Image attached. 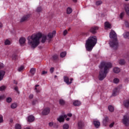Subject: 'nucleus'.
Returning a JSON list of instances; mask_svg holds the SVG:
<instances>
[{"instance_id":"nucleus-1","label":"nucleus","mask_w":129,"mask_h":129,"mask_svg":"<svg viewBox=\"0 0 129 129\" xmlns=\"http://www.w3.org/2000/svg\"><path fill=\"white\" fill-rule=\"evenodd\" d=\"M42 38L41 42L45 43L47 40L46 35H42L40 33L33 34L31 37H28V45L31 46L32 48H36L40 44V39Z\"/></svg>"},{"instance_id":"nucleus-2","label":"nucleus","mask_w":129,"mask_h":129,"mask_svg":"<svg viewBox=\"0 0 129 129\" xmlns=\"http://www.w3.org/2000/svg\"><path fill=\"white\" fill-rule=\"evenodd\" d=\"M112 67V64L110 62H102L100 65L99 66V68L100 70L98 76V79L100 81H102L105 77H106V74L108 73L109 69Z\"/></svg>"},{"instance_id":"nucleus-3","label":"nucleus","mask_w":129,"mask_h":129,"mask_svg":"<svg viewBox=\"0 0 129 129\" xmlns=\"http://www.w3.org/2000/svg\"><path fill=\"white\" fill-rule=\"evenodd\" d=\"M110 39H113L112 41H110L109 43L110 47L113 50H116L118 48V41H117V36L116 33L113 30H111L109 34Z\"/></svg>"},{"instance_id":"nucleus-4","label":"nucleus","mask_w":129,"mask_h":129,"mask_svg":"<svg viewBox=\"0 0 129 129\" xmlns=\"http://www.w3.org/2000/svg\"><path fill=\"white\" fill-rule=\"evenodd\" d=\"M97 43V38L96 36L90 37L86 42V48L87 51H90Z\"/></svg>"},{"instance_id":"nucleus-5","label":"nucleus","mask_w":129,"mask_h":129,"mask_svg":"<svg viewBox=\"0 0 129 129\" xmlns=\"http://www.w3.org/2000/svg\"><path fill=\"white\" fill-rule=\"evenodd\" d=\"M122 123L125 126H127L129 125V115L126 114L124 115L123 118L122 119Z\"/></svg>"},{"instance_id":"nucleus-6","label":"nucleus","mask_w":129,"mask_h":129,"mask_svg":"<svg viewBox=\"0 0 129 129\" xmlns=\"http://www.w3.org/2000/svg\"><path fill=\"white\" fill-rule=\"evenodd\" d=\"M30 17H31V15L30 14L24 15L21 19L20 23H24V22H27V21H28V19L30 18Z\"/></svg>"},{"instance_id":"nucleus-7","label":"nucleus","mask_w":129,"mask_h":129,"mask_svg":"<svg viewBox=\"0 0 129 129\" xmlns=\"http://www.w3.org/2000/svg\"><path fill=\"white\" fill-rule=\"evenodd\" d=\"M97 30H98V27L94 26V27H91L90 29L89 32H90L91 33H92L93 35H95V34L97 33Z\"/></svg>"},{"instance_id":"nucleus-8","label":"nucleus","mask_w":129,"mask_h":129,"mask_svg":"<svg viewBox=\"0 0 129 129\" xmlns=\"http://www.w3.org/2000/svg\"><path fill=\"white\" fill-rule=\"evenodd\" d=\"M119 90H120V89L119 87L115 88L113 90L112 96H116L118 94Z\"/></svg>"},{"instance_id":"nucleus-9","label":"nucleus","mask_w":129,"mask_h":129,"mask_svg":"<svg viewBox=\"0 0 129 129\" xmlns=\"http://www.w3.org/2000/svg\"><path fill=\"white\" fill-rule=\"evenodd\" d=\"M48 113H50V108H45L42 111V115H47Z\"/></svg>"},{"instance_id":"nucleus-10","label":"nucleus","mask_w":129,"mask_h":129,"mask_svg":"<svg viewBox=\"0 0 129 129\" xmlns=\"http://www.w3.org/2000/svg\"><path fill=\"white\" fill-rule=\"evenodd\" d=\"M35 121V117L32 115H30L28 116L27 121L28 122H33V121Z\"/></svg>"},{"instance_id":"nucleus-11","label":"nucleus","mask_w":129,"mask_h":129,"mask_svg":"<svg viewBox=\"0 0 129 129\" xmlns=\"http://www.w3.org/2000/svg\"><path fill=\"white\" fill-rule=\"evenodd\" d=\"M66 117H67V115H60L57 118V120L59 122H62V121H64V118H66Z\"/></svg>"},{"instance_id":"nucleus-12","label":"nucleus","mask_w":129,"mask_h":129,"mask_svg":"<svg viewBox=\"0 0 129 129\" xmlns=\"http://www.w3.org/2000/svg\"><path fill=\"white\" fill-rule=\"evenodd\" d=\"M19 43L21 46H24L25 43H26V38L24 37H21L19 39Z\"/></svg>"},{"instance_id":"nucleus-13","label":"nucleus","mask_w":129,"mask_h":129,"mask_svg":"<svg viewBox=\"0 0 129 129\" xmlns=\"http://www.w3.org/2000/svg\"><path fill=\"white\" fill-rule=\"evenodd\" d=\"M78 128L82 129L84 127V122L82 121H79L78 123Z\"/></svg>"},{"instance_id":"nucleus-14","label":"nucleus","mask_w":129,"mask_h":129,"mask_svg":"<svg viewBox=\"0 0 129 129\" xmlns=\"http://www.w3.org/2000/svg\"><path fill=\"white\" fill-rule=\"evenodd\" d=\"M108 121H109L108 116H106L103 120V125H106V123L108 122Z\"/></svg>"},{"instance_id":"nucleus-15","label":"nucleus","mask_w":129,"mask_h":129,"mask_svg":"<svg viewBox=\"0 0 129 129\" xmlns=\"http://www.w3.org/2000/svg\"><path fill=\"white\" fill-rule=\"evenodd\" d=\"M6 73L4 71H0V81H2L4 79V76H5Z\"/></svg>"},{"instance_id":"nucleus-16","label":"nucleus","mask_w":129,"mask_h":129,"mask_svg":"<svg viewBox=\"0 0 129 129\" xmlns=\"http://www.w3.org/2000/svg\"><path fill=\"white\" fill-rule=\"evenodd\" d=\"M94 125L96 128H98L100 126V122L99 121H94Z\"/></svg>"},{"instance_id":"nucleus-17","label":"nucleus","mask_w":129,"mask_h":129,"mask_svg":"<svg viewBox=\"0 0 129 129\" xmlns=\"http://www.w3.org/2000/svg\"><path fill=\"white\" fill-rule=\"evenodd\" d=\"M73 104L75 106H80L81 105V102L80 101L76 100L74 101Z\"/></svg>"},{"instance_id":"nucleus-18","label":"nucleus","mask_w":129,"mask_h":129,"mask_svg":"<svg viewBox=\"0 0 129 129\" xmlns=\"http://www.w3.org/2000/svg\"><path fill=\"white\" fill-rule=\"evenodd\" d=\"M124 10L127 16H129V5L128 4H126L125 5Z\"/></svg>"},{"instance_id":"nucleus-19","label":"nucleus","mask_w":129,"mask_h":129,"mask_svg":"<svg viewBox=\"0 0 129 129\" xmlns=\"http://www.w3.org/2000/svg\"><path fill=\"white\" fill-rule=\"evenodd\" d=\"M64 81L68 84V85H69V84H71L72 83V82H69V78L67 77H64Z\"/></svg>"},{"instance_id":"nucleus-20","label":"nucleus","mask_w":129,"mask_h":129,"mask_svg":"<svg viewBox=\"0 0 129 129\" xmlns=\"http://www.w3.org/2000/svg\"><path fill=\"white\" fill-rule=\"evenodd\" d=\"M113 72L116 74L119 73V72H120V69L117 67L114 68L113 69Z\"/></svg>"},{"instance_id":"nucleus-21","label":"nucleus","mask_w":129,"mask_h":129,"mask_svg":"<svg viewBox=\"0 0 129 129\" xmlns=\"http://www.w3.org/2000/svg\"><path fill=\"white\" fill-rule=\"evenodd\" d=\"M30 73L31 74V76H34L36 73V68H31L30 70Z\"/></svg>"},{"instance_id":"nucleus-22","label":"nucleus","mask_w":129,"mask_h":129,"mask_svg":"<svg viewBox=\"0 0 129 129\" xmlns=\"http://www.w3.org/2000/svg\"><path fill=\"white\" fill-rule=\"evenodd\" d=\"M48 125L50 126V127H52V126H53V127H54V128L58 127V126H57V124H56V123H54V122H50L48 123Z\"/></svg>"},{"instance_id":"nucleus-23","label":"nucleus","mask_w":129,"mask_h":129,"mask_svg":"<svg viewBox=\"0 0 129 129\" xmlns=\"http://www.w3.org/2000/svg\"><path fill=\"white\" fill-rule=\"evenodd\" d=\"M105 28H108V29H111V24L109 22H105Z\"/></svg>"},{"instance_id":"nucleus-24","label":"nucleus","mask_w":129,"mask_h":129,"mask_svg":"<svg viewBox=\"0 0 129 129\" xmlns=\"http://www.w3.org/2000/svg\"><path fill=\"white\" fill-rule=\"evenodd\" d=\"M123 36L124 39H129V32H124L123 34Z\"/></svg>"},{"instance_id":"nucleus-25","label":"nucleus","mask_w":129,"mask_h":129,"mask_svg":"<svg viewBox=\"0 0 129 129\" xmlns=\"http://www.w3.org/2000/svg\"><path fill=\"white\" fill-rule=\"evenodd\" d=\"M124 105L125 106V107H126V108H127V107H128L129 106V99L127 100H126L124 102Z\"/></svg>"},{"instance_id":"nucleus-26","label":"nucleus","mask_w":129,"mask_h":129,"mask_svg":"<svg viewBox=\"0 0 129 129\" xmlns=\"http://www.w3.org/2000/svg\"><path fill=\"white\" fill-rule=\"evenodd\" d=\"M59 103L60 105H64L65 104V101L64 100L60 99L59 100Z\"/></svg>"},{"instance_id":"nucleus-27","label":"nucleus","mask_w":129,"mask_h":129,"mask_svg":"<svg viewBox=\"0 0 129 129\" xmlns=\"http://www.w3.org/2000/svg\"><path fill=\"white\" fill-rule=\"evenodd\" d=\"M108 109L110 112H113V111L114 110V108L112 105H109L108 106Z\"/></svg>"},{"instance_id":"nucleus-28","label":"nucleus","mask_w":129,"mask_h":129,"mask_svg":"<svg viewBox=\"0 0 129 129\" xmlns=\"http://www.w3.org/2000/svg\"><path fill=\"white\" fill-rule=\"evenodd\" d=\"M67 13L68 14V15H70V14H71L72 13V9L71 8H68L67 9Z\"/></svg>"},{"instance_id":"nucleus-29","label":"nucleus","mask_w":129,"mask_h":129,"mask_svg":"<svg viewBox=\"0 0 129 129\" xmlns=\"http://www.w3.org/2000/svg\"><path fill=\"white\" fill-rule=\"evenodd\" d=\"M42 10V7H38L36 8L37 13H41Z\"/></svg>"},{"instance_id":"nucleus-30","label":"nucleus","mask_w":129,"mask_h":129,"mask_svg":"<svg viewBox=\"0 0 129 129\" xmlns=\"http://www.w3.org/2000/svg\"><path fill=\"white\" fill-rule=\"evenodd\" d=\"M15 129H22V125L19 123L16 124Z\"/></svg>"},{"instance_id":"nucleus-31","label":"nucleus","mask_w":129,"mask_h":129,"mask_svg":"<svg viewBox=\"0 0 129 129\" xmlns=\"http://www.w3.org/2000/svg\"><path fill=\"white\" fill-rule=\"evenodd\" d=\"M119 64H120V65H123L124 64H125V61L124 59H120L119 61Z\"/></svg>"},{"instance_id":"nucleus-32","label":"nucleus","mask_w":129,"mask_h":129,"mask_svg":"<svg viewBox=\"0 0 129 129\" xmlns=\"http://www.w3.org/2000/svg\"><path fill=\"white\" fill-rule=\"evenodd\" d=\"M17 106V104L16 103H14L11 105V108H16Z\"/></svg>"},{"instance_id":"nucleus-33","label":"nucleus","mask_w":129,"mask_h":129,"mask_svg":"<svg viewBox=\"0 0 129 129\" xmlns=\"http://www.w3.org/2000/svg\"><path fill=\"white\" fill-rule=\"evenodd\" d=\"M65 56H66V52H62L60 53V57L61 58H64Z\"/></svg>"},{"instance_id":"nucleus-34","label":"nucleus","mask_w":129,"mask_h":129,"mask_svg":"<svg viewBox=\"0 0 129 129\" xmlns=\"http://www.w3.org/2000/svg\"><path fill=\"white\" fill-rule=\"evenodd\" d=\"M47 37L49 39H52V38H53V34H52L51 33H48Z\"/></svg>"},{"instance_id":"nucleus-35","label":"nucleus","mask_w":129,"mask_h":129,"mask_svg":"<svg viewBox=\"0 0 129 129\" xmlns=\"http://www.w3.org/2000/svg\"><path fill=\"white\" fill-rule=\"evenodd\" d=\"M63 129H68V128H69V125H68V124H64L63 125Z\"/></svg>"},{"instance_id":"nucleus-36","label":"nucleus","mask_w":129,"mask_h":129,"mask_svg":"<svg viewBox=\"0 0 129 129\" xmlns=\"http://www.w3.org/2000/svg\"><path fill=\"white\" fill-rule=\"evenodd\" d=\"M102 4V1H98L96 2V5L97 6H100Z\"/></svg>"},{"instance_id":"nucleus-37","label":"nucleus","mask_w":129,"mask_h":129,"mask_svg":"<svg viewBox=\"0 0 129 129\" xmlns=\"http://www.w3.org/2000/svg\"><path fill=\"white\" fill-rule=\"evenodd\" d=\"M5 45H11V41L8 39H7L5 42Z\"/></svg>"},{"instance_id":"nucleus-38","label":"nucleus","mask_w":129,"mask_h":129,"mask_svg":"<svg viewBox=\"0 0 129 129\" xmlns=\"http://www.w3.org/2000/svg\"><path fill=\"white\" fill-rule=\"evenodd\" d=\"M113 82L114 83H115L116 84L118 83V82H119V79H117V78H115L113 80Z\"/></svg>"},{"instance_id":"nucleus-39","label":"nucleus","mask_w":129,"mask_h":129,"mask_svg":"<svg viewBox=\"0 0 129 129\" xmlns=\"http://www.w3.org/2000/svg\"><path fill=\"white\" fill-rule=\"evenodd\" d=\"M7 102H8V103H10V102H12V98L8 97L6 99Z\"/></svg>"},{"instance_id":"nucleus-40","label":"nucleus","mask_w":129,"mask_h":129,"mask_svg":"<svg viewBox=\"0 0 129 129\" xmlns=\"http://www.w3.org/2000/svg\"><path fill=\"white\" fill-rule=\"evenodd\" d=\"M5 89H6V86H2L0 87V91H4V90H5Z\"/></svg>"},{"instance_id":"nucleus-41","label":"nucleus","mask_w":129,"mask_h":129,"mask_svg":"<svg viewBox=\"0 0 129 129\" xmlns=\"http://www.w3.org/2000/svg\"><path fill=\"white\" fill-rule=\"evenodd\" d=\"M58 58V55L57 54H55L52 56L53 60H57Z\"/></svg>"},{"instance_id":"nucleus-42","label":"nucleus","mask_w":129,"mask_h":129,"mask_svg":"<svg viewBox=\"0 0 129 129\" xmlns=\"http://www.w3.org/2000/svg\"><path fill=\"white\" fill-rule=\"evenodd\" d=\"M17 54H13L12 55L13 60H17Z\"/></svg>"},{"instance_id":"nucleus-43","label":"nucleus","mask_w":129,"mask_h":129,"mask_svg":"<svg viewBox=\"0 0 129 129\" xmlns=\"http://www.w3.org/2000/svg\"><path fill=\"white\" fill-rule=\"evenodd\" d=\"M24 70V67L23 66H21L19 69H18V71L19 72H21V71H23Z\"/></svg>"},{"instance_id":"nucleus-44","label":"nucleus","mask_w":129,"mask_h":129,"mask_svg":"<svg viewBox=\"0 0 129 129\" xmlns=\"http://www.w3.org/2000/svg\"><path fill=\"white\" fill-rule=\"evenodd\" d=\"M5 67V65L3 63L0 62V69H3Z\"/></svg>"},{"instance_id":"nucleus-45","label":"nucleus","mask_w":129,"mask_h":129,"mask_svg":"<svg viewBox=\"0 0 129 129\" xmlns=\"http://www.w3.org/2000/svg\"><path fill=\"white\" fill-rule=\"evenodd\" d=\"M67 34H68V31H67V30H65L63 32V35L64 36H66V35H67Z\"/></svg>"},{"instance_id":"nucleus-46","label":"nucleus","mask_w":129,"mask_h":129,"mask_svg":"<svg viewBox=\"0 0 129 129\" xmlns=\"http://www.w3.org/2000/svg\"><path fill=\"white\" fill-rule=\"evenodd\" d=\"M123 16H124V13L122 12L120 14V19H122Z\"/></svg>"},{"instance_id":"nucleus-47","label":"nucleus","mask_w":129,"mask_h":129,"mask_svg":"<svg viewBox=\"0 0 129 129\" xmlns=\"http://www.w3.org/2000/svg\"><path fill=\"white\" fill-rule=\"evenodd\" d=\"M34 97V95L33 94H31L29 96V99H33Z\"/></svg>"},{"instance_id":"nucleus-48","label":"nucleus","mask_w":129,"mask_h":129,"mask_svg":"<svg viewBox=\"0 0 129 129\" xmlns=\"http://www.w3.org/2000/svg\"><path fill=\"white\" fill-rule=\"evenodd\" d=\"M3 121H4L3 115H0V122H3Z\"/></svg>"},{"instance_id":"nucleus-49","label":"nucleus","mask_w":129,"mask_h":129,"mask_svg":"<svg viewBox=\"0 0 129 129\" xmlns=\"http://www.w3.org/2000/svg\"><path fill=\"white\" fill-rule=\"evenodd\" d=\"M125 26L126 27V28H128L129 27V23L127 21L125 22Z\"/></svg>"},{"instance_id":"nucleus-50","label":"nucleus","mask_w":129,"mask_h":129,"mask_svg":"<svg viewBox=\"0 0 129 129\" xmlns=\"http://www.w3.org/2000/svg\"><path fill=\"white\" fill-rule=\"evenodd\" d=\"M37 102H38V100H33L32 101L33 105H35V104H36V103H37Z\"/></svg>"},{"instance_id":"nucleus-51","label":"nucleus","mask_w":129,"mask_h":129,"mask_svg":"<svg viewBox=\"0 0 129 129\" xmlns=\"http://www.w3.org/2000/svg\"><path fill=\"white\" fill-rule=\"evenodd\" d=\"M14 90L17 93H19V88L18 87H15Z\"/></svg>"},{"instance_id":"nucleus-52","label":"nucleus","mask_w":129,"mask_h":129,"mask_svg":"<svg viewBox=\"0 0 129 129\" xmlns=\"http://www.w3.org/2000/svg\"><path fill=\"white\" fill-rule=\"evenodd\" d=\"M50 73H53L54 72V68H51L50 69Z\"/></svg>"},{"instance_id":"nucleus-53","label":"nucleus","mask_w":129,"mask_h":129,"mask_svg":"<svg viewBox=\"0 0 129 129\" xmlns=\"http://www.w3.org/2000/svg\"><path fill=\"white\" fill-rule=\"evenodd\" d=\"M114 122L111 123L110 124V125H109L110 127H112V126H113V125H114Z\"/></svg>"},{"instance_id":"nucleus-54","label":"nucleus","mask_w":129,"mask_h":129,"mask_svg":"<svg viewBox=\"0 0 129 129\" xmlns=\"http://www.w3.org/2000/svg\"><path fill=\"white\" fill-rule=\"evenodd\" d=\"M51 34H52V35H56V31H53L52 32V33H51Z\"/></svg>"},{"instance_id":"nucleus-55","label":"nucleus","mask_w":129,"mask_h":129,"mask_svg":"<svg viewBox=\"0 0 129 129\" xmlns=\"http://www.w3.org/2000/svg\"><path fill=\"white\" fill-rule=\"evenodd\" d=\"M47 72L45 71H43L42 73V75H44V74H47Z\"/></svg>"},{"instance_id":"nucleus-56","label":"nucleus","mask_w":129,"mask_h":129,"mask_svg":"<svg viewBox=\"0 0 129 129\" xmlns=\"http://www.w3.org/2000/svg\"><path fill=\"white\" fill-rule=\"evenodd\" d=\"M128 81H129V79L128 78H126L125 79V82L127 83V82H128Z\"/></svg>"},{"instance_id":"nucleus-57","label":"nucleus","mask_w":129,"mask_h":129,"mask_svg":"<svg viewBox=\"0 0 129 129\" xmlns=\"http://www.w3.org/2000/svg\"><path fill=\"white\" fill-rule=\"evenodd\" d=\"M39 85H35V90H37V87H39Z\"/></svg>"},{"instance_id":"nucleus-58","label":"nucleus","mask_w":129,"mask_h":129,"mask_svg":"<svg viewBox=\"0 0 129 129\" xmlns=\"http://www.w3.org/2000/svg\"><path fill=\"white\" fill-rule=\"evenodd\" d=\"M68 116H69L70 117H71V116H72V114H71V113H69V114H68Z\"/></svg>"},{"instance_id":"nucleus-59","label":"nucleus","mask_w":129,"mask_h":129,"mask_svg":"<svg viewBox=\"0 0 129 129\" xmlns=\"http://www.w3.org/2000/svg\"><path fill=\"white\" fill-rule=\"evenodd\" d=\"M36 90V92L37 93H39V92H40V90Z\"/></svg>"},{"instance_id":"nucleus-60","label":"nucleus","mask_w":129,"mask_h":129,"mask_svg":"<svg viewBox=\"0 0 129 129\" xmlns=\"http://www.w3.org/2000/svg\"><path fill=\"white\" fill-rule=\"evenodd\" d=\"M14 83L15 84H18V82H17V81H14Z\"/></svg>"},{"instance_id":"nucleus-61","label":"nucleus","mask_w":129,"mask_h":129,"mask_svg":"<svg viewBox=\"0 0 129 129\" xmlns=\"http://www.w3.org/2000/svg\"><path fill=\"white\" fill-rule=\"evenodd\" d=\"M24 129H31L30 127H26Z\"/></svg>"},{"instance_id":"nucleus-62","label":"nucleus","mask_w":129,"mask_h":129,"mask_svg":"<svg viewBox=\"0 0 129 129\" xmlns=\"http://www.w3.org/2000/svg\"><path fill=\"white\" fill-rule=\"evenodd\" d=\"M10 122L13 123V121H14V120H13V119H11L10 120Z\"/></svg>"},{"instance_id":"nucleus-63","label":"nucleus","mask_w":129,"mask_h":129,"mask_svg":"<svg viewBox=\"0 0 129 129\" xmlns=\"http://www.w3.org/2000/svg\"><path fill=\"white\" fill-rule=\"evenodd\" d=\"M0 28H3V24L2 23H0Z\"/></svg>"},{"instance_id":"nucleus-64","label":"nucleus","mask_w":129,"mask_h":129,"mask_svg":"<svg viewBox=\"0 0 129 129\" xmlns=\"http://www.w3.org/2000/svg\"><path fill=\"white\" fill-rule=\"evenodd\" d=\"M73 80V79L72 78L70 79V82H72Z\"/></svg>"}]
</instances>
